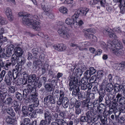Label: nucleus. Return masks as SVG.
Segmentation results:
<instances>
[{"label":"nucleus","instance_id":"f257e3e1","mask_svg":"<svg viewBox=\"0 0 125 125\" xmlns=\"http://www.w3.org/2000/svg\"><path fill=\"white\" fill-rule=\"evenodd\" d=\"M89 9L87 8H84L83 9H79L72 16L71 18H67L65 21V23L67 24L70 25L72 27H75V19L78 18L80 15H85L88 12Z\"/></svg>","mask_w":125,"mask_h":125},{"label":"nucleus","instance_id":"f03ea898","mask_svg":"<svg viewBox=\"0 0 125 125\" xmlns=\"http://www.w3.org/2000/svg\"><path fill=\"white\" fill-rule=\"evenodd\" d=\"M14 50L15 51L14 54L12 55L13 58L16 59L15 64L17 63L18 65H23L25 62V59L22 56L23 53L21 48L16 47L14 48Z\"/></svg>","mask_w":125,"mask_h":125},{"label":"nucleus","instance_id":"7ed1b4c3","mask_svg":"<svg viewBox=\"0 0 125 125\" xmlns=\"http://www.w3.org/2000/svg\"><path fill=\"white\" fill-rule=\"evenodd\" d=\"M28 15L24 16L22 19V23L32 28L35 30L39 31L40 29V23L35 20L34 21L32 19L29 20Z\"/></svg>","mask_w":125,"mask_h":125},{"label":"nucleus","instance_id":"20e7f679","mask_svg":"<svg viewBox=\"0 0 125 125\" xmlns=\"http://www.w3.org/2000/svg\"><path fill=\"white\" fill-rule=\"evenodd\" d=\"M107 45L111 50L114 49H120L122 47L121 42L116 40H114L112 41H109L107 42Z\"/></svg>","mask_w":125,"mask_h":125},{"label":"nucleus","instance_id":"39448f33","mask_svg":"<svg viewBox=\"0 0 125 125\" xmlns=\"http://www.w3.org/2000/svg\"><path fill=\"white\" fill-rule=\"evenodd\" d=\"M73 76L72 77L71 75H70L68 77L70 80V83L69 85L70 87L69 90L71 91L72 89H74L76 84L79 83L80 82V79L79 77H74L73 78Z\"/></svg>","mask_w":125,"mask_h":125},{"label":"nucleus","instance_id":"423d86ee","mask_svg":"<svg viewBox=\"0 0 125 125\" xmlns=\"http://www.w3.org/2000/svg\"><path fill=\"white\" fill-rule=\"evenodd\" d=\"M67 29V28L64 25L58 30V32L61 37L67 39L70 37V35L66 31Z\"/></svg>","mask_w":125,"mask_h":125},{"label":"nucleus","instance_id":"0eeeda50","mask_svg":"<svg viewBox=\"0 0 125 125\" xmlns=\"http://www.w3.org/2000/svg\"><path fill=\"white\" fill-rule=\"evenodd\" d=\"M39 81V78L36 76L35 74H33L29 75L25 82L27 83V81L28 83H31L34 82V85H35L38 83Z\"/></svg>","mask_w":125,"mask_h":125},{"label":"nucleus","instance_id":"6e6552de","mask_svg":"<svg viewBox=\"0 0 125 125\" xmlns=\"http://www.w3.org/2000/svg\"><path fill=\"white\" fill-rule=\"evenodd\" d=\"M32 83L30 84H28L27 88L23 91V95L24 99H25L27 97L29 94L32 92V89L33 87Z\"/></svg>","mask_w":125,"mask_h":125},{"label":"nucleus","instance_id":"1a4fd4ad","mask_svg":"<svg viewBox=\"0 0 125 125\" xmlns=\"http://www.w3.org/2000/svg\"><path fill=\"white\" fill-rule=\"evenodd\" d=\"M11 71H9L8 74L5 76L4 78V81L6 84L10 86L11 84V81L12 80Z\"/></svg>","mask_w":125,"mask_h":125},{"label":"nucleus","instance_id":"9d476101","mask_svg":"<svg viewBox=\"0 0 125 125\" xmlns=\"http://www.w3.org/2000/svg\"><path fill=\"white\" fill-rule=\"evenodd\" d=\"M11 62L9 60H7L5 62V69L6 70H8L10 66L12 65V66H14L15 65V58H13L12 55L11 58Z\"/></svg>","mask_w":125,"mask_h":125},{"label":"nucleus","instance_id":"9b49d317","mask_svg":"<svg viewBox=\"0 0 125 125\" xmlns=\"http://www.w3.org/2000/svg\"><path fill=\"white\" fill-rule=\"evenodd\" d=\"M85 115L83 116H81L80 118L81 122H88L90 121L91 118V112L89 111L86 113Z\"/></svg>","mask_w":125,"mask_h":125},{"label":"nucleus","instance_id":"f8f14e48","mask_svg":"<svg viewBox=\"0 0 125 125\" xmlns=\"http://www.w3.org/2000/svg\"><path fill=\"white\" fill-rule=\"evenodd\" d=\"M49 100V101L51 104H54L56 102L55 98L52 96L51 95L49 94L44 98V103L45 104H47Z\"/></svg>","mask_w":125,"mask_h":125},{"label":"nucleus","instance_id":"ddd939ff","mask_svg":"<svg viewBox=\"0 0 125 125\" xmlns=\"http://www.w3.org/2000/svg\"><path fill=\"white\" fill-rule=\"evenodd\" d=\"M53 48L59 52L63 51L66 49V47L63 44L54 45L53 46Z\"/></svg>","mask_w":125,"mask_h":125},{"label":"nucleus","instance_id":"4468645a","mask_svg":"<svg viewBox=\"0 0 125 125\" xmlns=\"http://www.w3.org/2000/svg\"><path fill=\"white\" fill-rule=\"evenodd\" d=\"M44 117L45 120L50 124L52 117L50 112L45 110L44 111Z\"/></svg>","mask_w":125,"mask_h":125},{"label":"nucleus","instance_id":"2eb2a0df","mask_svg":"<svg viewBox=\"0 0 125 125\" xmlns=\"http://www.w3.org/2000/svg\"><path fill=\"white\" fill-rule=\"evenodd\" d=\"M32 98L33 100V104H32L33 107H36L38 106L39 105V101L38 99L36 97L38 95L37 93L36 92L35 93L31 94Z\"/></svg>","mask_w":125,"mask_h":125},{"label":"nucleus","instance_id":"dca6fc26","mask_svg":"<svg viewBox=\"0 0 125 125\" xmlns=\"http://www.w3.org/2000/svg\"><path fill=\"white\" fill-rule=\"evenodd\" d=\"M39 82L38 83V87L40 88L42 86V84H45V83L47 81L46 78L44 76H42L39 79Z\"/></svg>","mask_w":125,"mask_h":125},{"label":"nucleus","instance_id":"f3484780","mask_svg":"<svg viewBox=\"0 0 125 125\" xmlns=\"http://www.w3.org/2000/svg\"><path fill=\"white\" fill-rule=\"evenodd\" d=\"M119 7L120 9V12L123 13L125 12V1L122 0L120 2Z\"/></svg>","mask_w":125,"mask_h":125},{"label":"nucleus","instance_id":"a211bd4d","mask_svg":"<svg viewBox=\"0 0 125 125\" xmlns=\"http://www.w3.org/2000/svg\"><path fill=\"white\" fill-rule=\"evenodd\" d=\"M44 87L45 90L48 92L52 91L54 89V87L53 84L50 83H46L45 84Z\"/></svg>","mask_w":125,"mask_h":125},{"label":"nucleus","instance_id":"6ab92c4d","mask_svg":"<svg viewBox=\"0 0 125 125\" xmlns=\"http://www.w3.org/2000/svg\"><path fill=\"white\" fill-rule=\"evenodd\" d=\"M111 50L113 53L117 56H119L123 54V51L121 50L114 49Z\"/></svg>","mask_w":125,"mask_h":125},{"label":"nucleus","instance_id":"aec40b11","mask_svg":"<svg viewBox=\"0 0 125 125\" xmlns=\"http://www.w3.org/2000/svg\"><path fill=\"white\" fill-rule=\"evenodd\" d=\"M13 102L12 98L11 97H9L6 99L3 103L6 105L9 106L12 104Z\"/></svg>","mask_w":125,"mask_h":125},{"label":"nucleus","instance_id":"412c9836","mask_svg":"<svg viewBox=\"0 0 125 125\" xmlns=\"http://www.w3.org/2000/svg\"><path fill=\"white\" fill-rule=\"evenodd\" d=\"M6 111L7 113L12 117L15 116V113L13 109L11 107L7 108Z\"/></svg>","mask_w":125,"mask_h":125},{"label":"nucleus","instance_id":"4be33fe9","mask_svg":"<svg viewBox=\"0 0 125 125\" xmlns=\"http://www.w3.org/2000/svg\"><path fill=\"white\" fill-rule=\"evenodd\" d=\"M27 107L26 106H24L22 107L21 111L23 115L25 116H27L28 114V110Z\"/></svg>","mask_w":125,"mask_h":125},{"label":"nucleus","instance_id":"5701e85b","mask_svg":"<svg viewBox=\"0 0 125 125\" xmlns=\"http://www.w3.org/2000/svg\"><path fill=\"white\" fill-rule=\"evenodd\" d=\"M113 89V86L111 83H109L106 85V90L107 92H110Z\"/></svg>","mask_w":125,"mask_h":125},{"label":"nucleus","instance_id":"b1692460","mask_svg":"<svg viewBox=\"0 0 125 125\" xmlns=\"http://www.w3.org/2000/svg\"><path fill=\"white\" fill-rule=\"evenodd\" d=\"M19 73L15 70V69L13 70L12 72L11 71L12 78H13L14 80L15 79L19 76L18 74Z\"/></svg>","mask_w":125,"mask_h":125},{"label":"nucleus","instance_id":"393cba45","mask_svg":"<svg viewBox=\"0 0 125 125\" xmlns=\"http://www.w3.org/2000/svg\"><path fill=\"white\" fill-rule=\"evenodd\" d=\"M55 121L57 122L59 125H68L67 123L63 119H57Z\"/></svg>","mask_w":125,"mask_h":125},{"label":"nucleus","instance_id":"a878e982","mask_svg":"<svg viewBox=\"0 0 125 125\" xmlns=\"http://www.w3.org/2000/svg\"><path fill=\"white\" fill-rule=\"evenodd\" d=\"M52 96L55 98H58L59 97V90L56 89L54 90H53Z\"/></svg>","mask_w":125,"mask_h":125},{"label":"nucleus","instance_id":"bb28decb","mask_svg":"<svg viewBox=\"0 0 125 125\" xmlns=\"http://www.w3.org/2000/svg\"><path fill=\"white\" fill-rule=\"evenodd\" d=\"M98 116L100 117L101 122L103 124H106L107 123V118L104 116H102L100 115H98Z\"/></svg>","mask_w":125,"mask_h":125},{"label":"nucleus","instance_id":"cd10ccee","mask_svg":"<svg viewBox=\"0 0 125 125\" xmlns=\"http://www.w3.org/2000/svg\"><path fill=\"white\" fill-rule=\"evenodd\" d=\"M30 120L28 118L24 119L23 122L22 123L21 125H30Z\"/></svg>","mask_w":125,"mask_h":125},{"label":"nucleus","instance_id":"c85d7f7f","mask_svg":"<svg viewBox=\"0 0 125 125\" xmlns=\"http://www.w3.org/2000/svg\"><path fill=\"white\" fill-rule=\"evenodd\" d=\"M6 95L4 93H3L1 91H0V101L3 103H4L5 101L4 99L5 98Z\"/></svg>","mask_w":125,"mask_h":125},{"label":"nucleus","instance_id":"c756f323","mask_svg":"<svg viewBox=\"0 0 125 125\" xmlns=\"http://www.w3.org/2000/svg\"><path fill=\"white\" fill-rule=\"evenodd\" d=\"M41 7L44 11L46 12H50L49 11L50 10V8L49 6H45V5H41Z\"/></svg>","mask_w":125,"mask_h":125},{"label":"nucleus","instance_id":"7c9ffc66","mask_svg":"<svg viewBox=\"0 0 125 125\" xmlns=\"http://www.w3.org/2000/svg\"><path fill=\"white\" fill-rule=\"evenodd\" d=\"M79 91V89L78 86H75L74 88L73 89L72 94L73 95H74L76 96L77 95V93Z\"/></svg>","mask_w":125,"mask_h":125},{"label":"nucleus","instance_id":"2f4dec72","mask_svg":"<svg viewBox=\"0 0 125 125\" xmlns=\"http://www.w3.org/2000/svg\"><path fill=\"white\" fill-rule=\"evenodd\" d=\"M77 18L75 19V23H76V25L79 26L82 25L83 23V21L80 19Z\"/></svg>","mask_w":125,"mask_h":125},{"label":"nucleus","instance_id":"473e14b6","mask_svg":"<svg viewBox=\"0 0 125 125\" xmlns=\"http://www.w3.org/2000/svg\"><path fill=\"white\" fill-rule=\"evenodd\" d=\"M13 50V48L10 49L8 48L6 50V54L7 56L8 57H10L12 54V51Z\"/></svg>","mask_w":125,"mask_h":125},{"label":"nucleus","instance_id":"72a5a7b5","mask_svg":"<svg viewBox=\"0 0 125 125\" xmlns=\"http://www.w3.org/2000/svg\"><path fill=\"white\" fill-rule=\"evenodd\" d=\"M7 23V21L6 19L1 17L0 16V24L4 25L6 24Z\"/></svg>","mask_w":125,"mask_h":125},{"label":"nucleus","instance_id":"f704fd0d","mask_svg":"<svg viewBox=\"0 0 125 125\" xmlns=\"http://www.w3.org/2000/svg\"><path fill=\"white\" fill-rule=\"evenodd\" d=\"M16 96L18 100L20 101L22 100L23 97L21 94L19 92L16 93Z\"/></svg>","mask_w":125,"mask_h":125},{"label":"nucleus","instance_id":"c9c22d12","mask_svg":"<svg viewBox=\"0 0 125 125\" xmlns=\"http://www.w3.org/2000/svg\"><path fill=\"white\" fill-rule=\"evenodd\" d=\"M59 11L63 14H65L67 13V10L66 8L64 7H62L59 9Z\"/></svg>","mask_w":125,"mask_h":125},{"label":"nucleus","instance_id":"e433bc0d","mask_svg":"<svg viewBox=\"0 0 125 125\" xmlns=\"http://www.w3.org/2000/svg\"><path fill=\"white\" fill-rule=\"evenodd\" d=\"M111 32H112V30L110 29H107L103 30V33L104 35L107 36Z\"/></svg>","mask_w":125,"mask_h":125},{"label":"nucleus","instance_id":"4c0bfd02","mask_svg":"<svg viewBox=\"0 0 125 125\" xmlns=\"http://www.w3.org/2000/svg\"><path fill=\"white\" fill-rule=\"evenodd\" d=\"M91 74L89 70H87L84 74V76L87 79H88L90 77Z\"/></svg>","mask_w":125,"mask_h":125},{"label":"nucleus","instance_id":"58836bf2","mask_svg":"<svg viewBox=\"0 0 125 125\" xmlns=\"http://www.w3.org/2000/svg\"><path fill=\"white\" fill-rule=\"evenodd\" d=\"M97 79H98L99 80L101 79V77L103 76V74L102 71H99L97 72Z\"/></svg>","mask_w":125,"mask_h":125},{"label":"nucleus","instance_id":"ea45409f","mask_svg":"<svg viewBox=\"0 0 125 125\" xmlns=\"http://www.w3.org/2000/svg\"><path fill=\"white\" fill-rule=\"evenodd\" d=\"M97 109L98 111V114H99L98 115L102 114L104 113L103 109L99 105L97 106Z\"/></svg>","mask_w":125,"mask_h":125},{"label":"nucleus","instance_id":"a19ab883","mask_svg":"<svg viewBox=\"0 0 125 125\" xmlns=\"http://www.w3.org/2000/svg\"><path fill=\"white\" fill-rule=\"evenodd\" d=\"M118 102L120 105H123L125 104V98L122 97L119 99Z\"/></svg>","mask_w":125,"mask_h":125},{"label":"nucleus","instance_id":"79ce46f5","mask_svg":"<svg viewBox=\"0 0 125 125\" xmlns=\"http://www.w3.org/2000/svg\"><path fill=\"white\" fill-rule=\"evenodd\" d=\"M5 12L7 16H9V15H10L12 14L11 10L8 7L6 9Z\"/></svg>","mask_w":125,"mask_h":125},{"label":"nucleus","instance_id":"37998d69","mask_svg":"<svg viewBox=\"0 0 125 125\" xmlns=\"http://www.w3.org/2000/svg\"><path fill=\"white\" fill-rule=\"evenodd\" d=\"M118 106V104H112V106L111 107V109H113V111L117 110Z\"/></svg>","mask_w":125,"mask_h":125},{"label":"nucleus","instance_id":"c03bdc74","mask_svg":"<svg viewBox=\"0 0 125 125\" xmlns=\"http://www.w3.org/2000/svg\"><path fill=\"white\" fill-rule=\"evenodd\" d=\"M118 70H122L124 68H125L124 62H122L118 64Z\"/></svg>","mask_w":125,"mask_h":125},{"label":"nucleus","instance_id":"a18cd8bd","mask_svg":"<svg viewBox=\"0 0 125 125\" xmlns=\"http://www.w3.org/2000/svg\"><path fill=\"white\" fill-rule=\"evenodd\" d=\"M22 74L23 75L24 80L25 82V81H26L27 79H28V77L29 75L25 71L23 72Z\"/></svg>","mask_w":125,"mask_h":125},{"label":"nucleus","instance_id":"49530a36","mask_svg":"<svg viewBox=\"0 0 125 125\" xmlns=\"http://www.w3.org/2000/svg\"><path fill=\"white\" fill-rule=\"evenodd\" d=\"M81 108H75V113L76 115H79L81 113Z\"/></svg>","mask_w":125,"mask_h":125},{"label":"nucleus","instance_id":"de8ad7c7","mask_svg":"<svg viewBox=\"0 0 125 125\" xmlns=\"http://www.w3.org/2000/svg\"><path fill=\"white\" fill-rule=\"evenodd\" d=\"M32 52L34 55H37L39 52V50L38 48H36L32 50Z\"/></svg>","mask_w":125,"mask_h":125},{"label":"nucleus","instance_id":"09e8293b","mask_svg":"<svg viewBox=\"0 0 125 125\" xmlns=\"http://www.w3.org/2000/svg\"><path fill=\"white\" fill-rule=\"evenodd\" d=\"M50 124V123L45 120H42L41 121L39 125H48Z\"/></svg>","mask_w":125,"mask_h":125},{"label":"nucleus","instance_id":"8fccbe9b","mask_svg":"<svg viewBox=\"0 0 125 125\" xmlns=\"http://www.w3.org/2000/svg\"><path fill=\"white\" fill-rule=\"evenodd\" d=\"M6 121L8 123L10 124H12L14 121V120L12 119L10 116H8L6 119Z\"/></svg>","mask_w":125,"mask_h":125},{"label":"nucleus","instance_id":"3c124183","mask_svg":"<svg viewBox=\"0 0 125 125\" xmlns=\"http://www.w3.org/2000/svg\"><path fill=\"white\" fill-rule=\"evenodd\" d=\"M101 47L105 50H107V49L108 48H109V47H108V46H107L105 43L103 41L101 42Z\"/></svg>","mask_w":125,"mask_h":125},{"label":"nucleus","instance_id":"603ef678","mask_svg":"<svg viewBox=\"0 0 125 125\" xmlns=\"http://www.w3.org/2000/svg\"><path fill=\"white\" fill-rule=\"evenodd\" d=\"M119 112H120V114L121 113H125V106H122L120 107L119 108Z\"/></svg>","mask_w":125,"mask_h":125},{"label":"nucleus","instance_id":"864d4df0","mask_svg":"<svg viewBox=\"0 0 125 125\" xmlns=\"http://www.w3.org/2000/svg\"><path fill=\"white\" fill-rule=\"evenodd\" d=\"M81 103L78 101H77L75 103L74 107L75 108H80Z\"/></svg>","mask_w":125,"mask_h":125},{"label":"nucleus","instance_id":"5fc2aeb1","mask_svg":"<svg viewBox=\"0 0 125 125\" xmlns=\"http://www.w3.org/2000/svg\"><path fill=\"white\" fill-rule=\"evenodd\" d=\"M42 61L41 60L38 59L37 60L34 61L33 62V65H34V66H36V65H37L40 64Z\"/></svg>","mask_w":125,"mask_h":125},{"label":"nucleus","instance_id":"6e6d98bb","mask_svg":"<svg viewBox=\"0 0 125 125\" xmlns=\"http://www.w3.org/2000/svg\"><path fill=\"white\" fill-rule=\"evenodd\" d=\"M9 92L12 93H14L15 91V87L12 86L9 87Z\"/></svg>","mask_w":125,"mask_h":125},{"label":"nucleus","instance_id":"4d7b16f0","mask_svg":"<svg viewBox=\"0 0 125 125\" xmlns=\"http://www.w3.org/2000/svg\"><path fill=\"white\" fill-rule=\"evenodd\" d=\"M22 65L18 64V65H16V69H15V70L20 72L21 70Z\"/></svg>","mask_w":125,"mask_h":125},{"label":"nucleus","instance_id":"13d9d810","mask_svg":"<svg viewBox=\"0 0 125 125\" xmlns=\"http://www.w3.org/2000/svg\"><path fill=\"white\" fill-rule=\"evenodd\" d=\"M27 108L28 109H27L28 110V113H29V112L30 111L31 112H32L33 111H34V109L32 108V107H33V105H32V104H31V105H30L29 106H27Z\"/></svg>","mask_w":125,"mask_h":125},{"label":"nucleus","instance_id":"bf43d9fd","mask_svg":"<svg viewBox=\"0 0 125 125\" xmlns=\"http://www.w3.org/2000/svg\"><path fill=\"white\" fill-rule=\"evenodd\" d=\"M65 95L64 92L62 90L60 91V97L59 98L61 99L64 98Z\"/></svg>","mask_w":125,"mask_h":125},{"label":"nucleus","instance_id":"052dcab7","mask_svg":"<svg viewBox=\"0 0 125 125\" xmlns=\"http://www.w3.org/2000/svg\"><path fill=\"white\" fill-rule=\"evenodd\" d=\"M99 94L100 96L98 98L99 101V102H101L103 100V97H104V94H101L100 92H99Z\"/></svg>","mask_w":125,"mask_h":125},{"label":"nucleus","instance_id":"680f3d73","mask_svg":"<svg viewBox=\"0 0 125 125\" xmlns=\"http://www.w3.org/2000/svg\"><path fill=\"white\" fill-rule=\"evenodd\" d=\"M120 112L118 111H116L115 112V118L116 120H119L118 119L119 116L120 115Z\"/></svg>","mask_w":125,"mask_h":125},{"label":"nucleus","instance_id":"e2e57ef3","mask_svg":"<svg viewBox=\"0 0 125 125\" xmlns=\"http://www.w3.org/2000/svg\"><path fill=\"white\" fill-rule=\"evenodd\" d=\"M90 72L91 75L94 74L96 72V70L93 67H91L89 68Z\"/></svg>","mask_w":125,"mask_h":125},{"label":"nucleus","instance_id":"0e129e2a","mask_svg":"<svg viewBox=\"0 0 125 125\" xmlns=\"http://www.w3.org/2000/svg\"><path fill=\"white\" fill-rule=\"evenodd\" d=\"M60 101L62 102V105L63 104H64L68 101H69V99L66 97H65L64 98L61 99Z\"/></svg>","mask_w":125,"mask_h":125},{"label":"nucleus","instance_id":"69168bd1","mask_svg":"<svg viewBox=\"0 0 125 125\" xmlns=\"http://www.w3.org/2000/svg\"><path fill=\"white\" fill-rule=\"evenodd\" d=\"M32 113H30L29 115L32 118H35L36 117L37 114L36 112L34 111L32 112Z\"/></svg>","mask_w":125,"mask_h":125},{"label":"nucleus","instance_id":"338daca9","mask_svg":"<svg viewBox=\"0 0 125 125\" xmlns=\"http://www.w3.org/2000/svg\"><path fill=\"white\" fill-rule=\"evenodd\" d=\"M93 35L89 34L87 33L86 32L84 35L87 38L89 39H91Z\"/></svg>","mask_w":125,"mask_h":125},{"label":"nucleus","instance_id":"774afa93","mask_svg":"<svg viewBox=\"0 0 125 125\" xmlns=\"http://www.w3.org/2000/svg\"><path fill=\"white\" fill-rule=\"evenodd\" d=\"M87 78H82L81 80V83L82 84H86L87 83Z\"/></svg>","mask_w":125,"mask_h":125}]
</instances>
